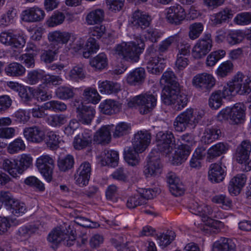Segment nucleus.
<instances>
[{
    "label": "nucleus",
    "mask_w": 251,
    "mask_h": 251,
    "mask_svg": "<svg viewBox=\"0 0 251 251\" xmlns=\"http://www.w3.org/2000/svg\"><path fill=\"white\" fill-rule=\"evenodd\" d=\"M160 83L165 86L162 91V100L166 105H172L179 110L184 107L187 103L186 95L181 91L179 85L176 81L175 74L172 71L165 72L160 79Z\"/></svg>",
    "instance_id": "obj_1"
},
{
    "label": "nucleus",
    "mask_w": 251,
    "mask_h": 251,
    "mask_svg": "<svg viewBox=\"0 0 251 251\" xmlns=\"http://www.w3.org/2000/svg\"><path fill=\"white\" fill-rule=\"evenodd\" d=\"M151 136L147 131H139L132 139V147H127L124 151V157L130 166L138 164L140 161L139 153L145 151L151 142Z\"/></svg>",
    "instance_id": "obj_2"
},
{
    "label": "nucleus",
    "mask_w": 251,
    "mask_h": 251,
    "mask_svg": "<svg viewBox=\"0 0 251 251\" xmlns=\"http://www.w3.org/2000/svg\"><path fill=\"white\" fill-rule=\"evenodd\" d=\"M145 47L143 40L140 37H137L134 41L117 45L113 49V54L117 57L136 62L139 60Z\"/></svg>",
    "instance_id": "obj_3"
},
{
    "label": "nucleus",
    "mask_w": 251,
    "mask_h": 251,
    "mask_svg": "<svg viewBox=\"0 0 251 251\" xmlns=\"http://www.w3.org/2000/svg\"><path fill=\"white\" fill-rule=\"evenodd\" d=\"M33 157L29 153H23L16 159L3 160L2 168L11 176L16 178L33 165Z\"/></svg>",
    "instance_id": "obj_4"
},
{
    "label": "nucleus",
    "mask_w": 251,
    "mask_h": 251,
    "mask_svg": "<svg viewBox=\"0 0 251 251\" xmlns=\"http://www.w3.org/2000/svg\"><path fill=\"white\" fill-rule=\"evenodd\" d=\"M204 115L202 110L187 108L175 119L174 127L178 132L184 131L189 126H195Z\"/></svg>",
    "instance_id": "obj_5"
},
{
    "label": "nucleus",
    "mask_w": 251,
    "mask_h": 251,
    "mask_svg": "<svg viewBox=\"0 0 251 251\" xmlns=\"http://www.w3.org/2000/svg\"><path fill=\"white\" fill-rule=\"evenodd\" d=\"M157 100L156 95L148 92L134 97L128 103V105L131 107L133 103L135 104L139 113L142 115H146L151 113L155 108Z\"/></svg>",
    "instance_id": "obj_6"
},
{
    "label": "nucleus",
    "mask_w": 251,
    "mask_h": 251,
    "mask_svg": "<svg viewBox=\"0 0 251 251\" xmlns=\"http://www.w3.org/2000/svg\"><path fill=\"white\" fill-rule=\"evenodd\" d=\"M246 109L243 103H236L231 107H227L222 109L218 114L217 118L220 121L229 119L232 124H240L245 118Z\"/></svg>",
    "instance_id": "obj_7"
},
{
    "label": "nucleus",
    "mask_w": 251,
    "mask_h": 251,
    "mask_svg": "<svg viewBox=\"0 0 251 251\" xmlns=\"http://www.w3.org/2000/svg\"><path fill=\"white\" fill-rule=\"evenodd\" d=\"M180 145H178V148L173 157L172 163L174 165H179L184 162L191 152V146L194 141L193 137L189 134L181 136L178 139Z\"/></svg>",
    "instance_id": "obj_8"
},
{
    "label": "nucleus",
    "mask_w": 251,
    "mask_h": 251,
    "mask_svg": "<svg viewBox=\"0 0 251 251\" xmlns=\"http://www.w3.org/2000/svg\"><path fill=\"white\" fill-rule=\"evenodd\" d=\"M189 209L192 213L199 215L203 218L207 217V219L211 218H222V214L217 207H211L202 202L194 201L189 205Z\"/></svg>",
    "instance_id": "obj_9"
},
{
    "label": "nucleus",
    "mask_w": 251,
    "mask_h": 251,
    "mask_svg": "<svg viewBox=\"0 0 251 251\" xmlns=\"http://www.w3.org/2000/svg\"><path fill=\"white\" fill-rule=\"evenodd\" d=\"M156 149L163 155L168 156L176 148V140L171 132H159L155 139Z\"/></svg>",
    "instance_id": "obj_10"
},
{
    "label": "nucleus",
    "mask_w": 251,
    "mask_h": 251,
    "mask_svg": "<svg viewBox=\"0 0 251 251\" xmlns=\"http://www.w3.org/2000/svg\"><path fill=\"white\" fill-rule=\"evenodd\" d=\"M213 42L211 34L206 33L199 39L192 50V55L196 59L204 57L212 49Z\"/></svg>",
    "instance_id": "obj_11"
},
{
    "label": "nucleus",
    "mask_w": 251,
    "mask_h": 251,
    "mask_svg": "<svg viewBox=\"0 0 251 251\" xmlns=\"http://www.w3.org/2000/svg\"><path fill=\"white\" fill-rule=\"evenodd\" d=\"M35 165L46 180L50 182L54 167L53 158L49 154H43L36 159Z\"/></svg>",
    "instance_id": "obj_12"
},
{
    "label": "nucleus",
    "mask_w": 251,
    "mask_h": 251,
    "mask_svg": "<svg viewBox=\"0 0 251 251\" xmlns=\"http://www.w3.org/2000/svg\"><path fill=\"white\" fill-rule=\"evenodd\" d=\"M235 87V93L240 95H248L251 92V76L238 72L232 78Z\"/></svg>",
    "instance_id": "obj_13"
},
{
    "label": "nucleus",
    "mask_w": 251,
    "mask_h": 251,
    "mask_svg": "<svg viewBox=\"0 0 251 251\" xmlns=\"http://www.w3.org/2000/svg\"><path fill=\"white\" fill-rule=\"evenodd\" d=\"M193 85L196 88L204 91H210L215 85L216 79L214 76L207 73L196 75L192 79Z\"/></svg>",
    "instance_id": "obj_14"
},
{
    "label": "nucleus",
    "mask_w": 251,
    "mask_h": 251,
    "mask_svg": "<svg viewBox=\"0 0 251 251\" xmlns=\"http://www.w3.org/2000/svg\"><path fill=\"white\" fill-rule=\"evenodd\" d=\"M162 165L159 154L156 151H152L148 156V163L144 170L147 177L155 176L161 173Z\"/></svg>",
    "instance_id": "obj_15"
},
{
    "label": "nucleus",
    "mask_w": 251,
    "mask_h": 251,
    "mask_svg": "<svg viewBox=\"0 0 251 251\" xmlns=\"http://www.w3.org/2000/svg\"><path fill=\"white\" fill-rule=\"evenodd\" d=\"M165 15L168 22L176 25L180 24L186 16L184 9L179 4H175L167 8Z\"/></svg>",
    "instance_id": "obj_16"
},
{
    "label": "nucleus",
    "mask_w": 251,
    "mask_h": 251,
    "mask_svg": "<svg viewBox=\"0 0 251 251\" xmlns=\"http://www.w3.org/2000/svg\"><path fill=\"white\" fill-rule=\"evenodd\" d=\"M25 42V39L23 35H14L9 31L0 33V42L5 46L18 48L23 47Z\"/></svg>",
    "instance_id": "obj_17"
},
{
    "label": "nucleus",
    "mask_w": 251,
    "mask_h": 251,
    "mask_svg": "<svg viewBox=\"0 0 251 251\" xmlns=\"http://www.w3.org/2000/svg\"><path fill=\"white\" fill-rule=\"evenodd\" d=\"M23 134L26 140L32 143L41 144L45 139L44 130L37 126L25 128Z\"/></svg>",
    "instance_id": "obj_18"
},
{
    "label": "nucleus",
    "mask_w": 251,
    "mask_h": 251,
    "mask_svg": "<svg viewBox=\"0 0 251 251\" xmlns=\"http://www.w3.org/2000/svg\"><path fill=\"white\" fill-rule=\"evenodd\" d=\"M76 117L78 122L84 125H89L94 119L96 110L94 107L79 103L76 108Z\"/></svg>",
    "instance_id": "obj_19"
},
{
    "label": "nucleus",
    "mask_w": 251,
    "mask_h": 251,
    "mask_svg": "<svg viewBox=\"0 0 251 251\" xmlns=\"http://www.w3.org/2000/svg\"><path fill=\"white\" fill-rule=\"evenodd\" d=\"M75 35L68 31L55 30L50 32L48 35L49 42L54 45V47H59L60 45H67L71 39H75Z\"/></svg>",
    "instance_id": "obj_20"
},
{
    "label": "nucleus",
    "mask_w": 251,
    "mask_h": 251,
    "mask_svg": "<svg viewBox=\"0 0 251 251\" xmlns=\"http://www.w3.org/2000/svg\"><path fill=\"white\" fill-rule=\"evenodd\" d=\"M46 16L44 10L38 6L28 7L22 12V18L26 22H39L43 21Z\"/></svg>",
    "instance_id": "obj_21"
},
{
    "label": "nucleus",
    "mask_w": 251,
    "mask_h": 251,
    "mask_svg": "<svg viewBox=\"0 0 251 251\" xmlns=\"http://www.w3.org/2000/svg\"><path fill=\"white\" fill-rule=\"evenodd\" d=\"M91 172V164L86 161L82 163L75 176V183L79 186L86 185L88 183Z\"/></svg>",
    "instance_id": "obj_22"
},
{
    "label": "nucleus",
    "mask_w": 251,
    "mask_h": 251,
    "mask_svg": "<svg viewBox=\"0 0 251 251\" xmlns=\"http://www.w3.org/2000/svg\"><path fill=\"white\" fill-rule=\"evenodd\" d=\"M92 132L89 129H84L76 135L74 139L73 145L76 150H81L91 145L92 140Z\"/></svg>",
    "instance_id": "obj_23"
},
{
    "label": "nucleus",
    "mask_w": 251,
    "mask_h": 251,
    "mask_svg": "<svg viewBox=\"0 0 251 251\" xmlns=\"http://www.w3.org/2000/svg\"><path fill=\"white\" fill-rule=\"evenodd\" d=\"M151 21V18L149 15L139 10H137L133 13L130 20L133 26L141 29H145L149 26Z\"/></svg>",
    "instance_id": "obj_24"
},
{
    "label": "nucleus",
    "mask_w": 251,
    "mask_h": 251,
    "mask_svg": "<svg viewBox=\"0 0 251 251\" xmlns=\"http://www.w3.org/2000/svg\"><path fill=\"white\" fill-rule=\"evenodd\" d=\"M12 123V119L9 117L0 118V138L10 139L15 136L16 129L13 127H8Z\"/></svg>",
    "instance_id": "obj_25"
},
{
    "label": "nucleus",
    "mask_w": 251,
    "mask_h": 251,
    "mask_svg": "<svg viewBox=\"0 0 251 251\" xmlns=\"http://www.w3.org/2000/svg\"><path fill=\"white\" fill-rule=\"evenodd\" d=\"M147 68L151 74L159 75L165 66V60L159 56H147Z\"/></svg>",
    "instance_id": "obj_26"
},
{
    "label": "nucleus",
    "mask_w": 251,
    "mask_h": 251,
    "mask_svg": "<svg viewBox=\"0 0 251 251\" xmlns=\"http://www.w3.org/2000/svg\"><path fill=\"white\" fill-rule=\"evenodd\" d=\"M105 18V11L102 8L92 9L85 16V23L88 25H94L102 23Z\"/></svg>",
    "instance_id": "obj_27"
},
{
    "label": "nucleus",
    "mask_w": 251,
    "mask_h": 251,
    "mask_svg": "<svg viewBox=\"0 0 251 251\" xmlns=\"http://www.w3.org/2000/svg\"><path fill=\"white\" fill-rule=\"evenodd\" d=\"M251 152V142L248 140L243 141L238 146L235 157L238 163H246L249 158Z\"/></svg>",
    "instance_id": "obj_28"
},
{
    "label": "nucleus",
    "mask_w": 251,
    "mask_h": 251,
    "mask_svg": "<svg viewBox=\"0 0 251 251\" xmlns=\"http://www.w3.org/2000/svg\"><path fill=\"white\" fill-rule=\"evenodd\" d=\"M247 181L244 174H239L234 176L229 181L228 191L231 195H237L240 194Z\"/></svg>",
    "instance_id": "obj_29"
},
{
    "label": "nucleus",
    "mask_w": 251,
    "mask_h": 251,
    "mask_svg": "<svg viewBox=\"0 0 251 251\" xmlns=\"http://www.w3.org/2000/svg\"><path fill=\"white\" fill-rule=\"evenodd\" d=\"M169 184V189L172 195L180 196L184 192V188L180 178L175 174H170L167 179Z\"/></svg>",
    "instance_id": "obj_30"
},
{
    "label": "nucleus",
    "mask_w": 251,
    "mask_h": 251,
    "mask_svg": "<svg viewBox=\"0 0 251 251\" xmlns=\"http://www.w3.org/2000/svg\"><path fill=\"white\" fill-rule=\"evenodd\" d=\"M226 173L221 165L218 163L211 164L209 168L208 178L213 182L222 181L225 176Z\"/></svg>",
    "instance_id": "obj_31"
},
{
    "label": "nucleus",
    "mask_w": 251,
    "mask_h": 251,
    "mask_svg": "<svg viewBox=\"0 0 251 251\" xmlns=\"http://www.w3.org/2000/svg\"><path fill=\"white\" fill-rule=\"evenodd\" d=\"M113 127V125L102 126L94 136V140L99 144H107L111 140L110 131Z\"/></svg>",
    "instance_id": "obj_32"
},
{
    "label": "nucleus",
    "mask_w": 251,
    "mask_h": 251,
    "mask_svg": "<svg viewBox=\"0 0 251 251\" xmlns=\"http://www.w3.org/2000/svg\"><path fill=\"white\" fill-rule=\"evenodd\" d=\"M228 150L227 145L223 143H217L207 150L206 159L208 162H211L218 156L225 153Z\"/></svg>",
    "instance_id": "obj_33"
},
{
    "label": "nucleus",
    "mask_w": 251,
    "mask_h": 251,
    "mask_svg": "<svg viewBox=\"0 0 251 251\" xmlns=\"http://www.w3.org/2000/svg\"><path fill=\"white\" fill-rule=\"evenodd\" d=\"M233 16V12L230 9L225 8L219 12L211 15L210 20L213 25H216L231 19Z\"/></svg>",
    "instance_id": "obj_34"
},
{
    "label": "nucleus",
    "mask_w": 251,
    "mask_h": 251,
    "mask_svg": "<svg viewBox=\"0 0 251 251\" xmlns=\"http://www.w3.org/2000/svg\"><path fill=\"white\" fill-rule=\"evenodd\" d=\"M119 154L115 151L105 150L101 154V164L103 166L116 167L119 161Z\"/></svg>",
    "instance_id": "obj_35"
},
{
    "label": "nucleus",
    "mask_w": 251,
    "mask_h": 251,
    "mask_svg": "<svg viewBox=\"0 0 251 251\" xmlns=\"http://www.w3.org/2000/svg\"><path fill=\"white\" fill-rule=\"evenodd\" d=\"M235 245L229 238L222 237L214 242L212 251H235Z\"/></svg>",
    "instance_id": "obj_36"
},
{
    "label": "nucleus",
    "mask_w": 251,
    "mask_h": 251,
    "mask_svg": "<svg viewBox=\"0 0 251 251\" xmlns=\"http://www.w3.org/2000/svg\"><path fill=\"white\" fill-rule=\"evenodd\" d=\"M121 85L113 81H99L98 88L102 94H111L117 93L121 90Z\"/></svg>",
    "instance_id": "obj_37"
},
{
    "label": "nucleus",
    "mask_w": 251,
    "mask_h": 251,
    "mask_svg": "<svg viewBox=\"0 0 251 251\" xmlns=\"http://www.w3.org/2000/svg\"><path fill=\"white\" fill-rule=\"evenodd\" d=\"M44 141L48 148L54 150L59 148L62 139L58 132L51 130L47 132Z\"/></svg>",
    "instance_id": "obj_38"
},
{
    "label": "nucleus",
    "mask_w": 251,
    "mask_h": 251,
    "mask_svg": "<svg viewBox=\"0 0 251 251\" xmlns=\"http://www.w3.org/2000/svg\"><path fill=\"white\" fill-rule=\"evenodd\" d=\"M100 111L104 114L112 115L118 112L120 107L114 100H107L100 103L99 106Z\"/></svg>",
    "instance_id": "obj_39"
},
{
    "label": "nucleus",
    "mask_w": 251,
    "mask_h": 251,
    "mask_svg": "<svg viewBox=\"0 0 251 251\" xmlns=\"http://www.w3.org/2000/svg\"><path fill=\"white\" fill-rule=\"evenodd\" d=\"M68 120V116L63 114L50 115L46 119V122L51 127L58 128L65 124Z\"/></svg>",
    "instance_id": "obj_40"
},
{
    "label": "nucleus",
    "mask_w": 251,
    "mask_h": 251,
    "mask_svg": "<svg viewBox=\"0 0 251 251\" xmlns=\"http://www.w3.org/2000/svg\"><path fill=\"white\" fill-rule=\"evenodd\" d=\"M89 63L95 70L101 71L107 66V58L105 54L100 53L91 58L90 60Z\"/></svg>",
    "instance_id": "obj_41"
},
{
    "label": "nucleus",
    "mask_w": 251,
    "mask_h": 251,
    "mask_svg": "<svg viewBox=\"0 0 251 251\" xmlns=\"http://www.w3.org/2000/svg\"><path fill=\"white\" fill-rule=\"evenodd\" d=\"M5 72L10 76H23L25 73V69L21 64L12 62L5 68Z\"/></svg>",
    "instance_id": "obj_42"
},
{
    "label": "nucleus",
    "mask_w": 251,
    "mask_h": 251,
    "mask_svg": "<svg viewBox=\"0 0 251 251\" xmlns=\"http://www.w3.org/2000/svg\"><path fill=\"white\" fill-rule=\"evenodd\" d=\"M55 95L60 100H68L73 99L75 95V89L70 86H61L55 90Z\"/></svg>",
    "instance_id": "obj_43"
},
{
    "label": "nucleus",
    "mask_w": 251,
    "mask_h": 251,
    "mask_svg": "<svg viewBox=\"0 0 251 251\" xmlns=\"http://www.w3.org/2000/svg\"><path fill=\"white\" fill-rule=\"evenodd\" d=\"M145 78V71L142 68H138L131 72L127 77V82L131 85H136L144 81Z\"/></svg>",
    "instance_id": "obj_44"
},
{
    "label": "nucleus",
    "mask_w": 251,
    "mask_h": 251,
    "mask_svg": "<svg viewBox=\"0 0 251 251\" xmlns=\"http://www.w3.org/2000/svg\"><path fill=\"white\" fill-rule=\"evenodd\" d=\"M226 55V51L223 49L217 50L213 51L209 54L205 60V64L207 67H213L221 59Z\"/></svg>",
    "instance_id": "obj_45"
},
{
    "label": "nucleus",
    "mask_w": 251,
    "mask_h": 251,
    "mask_svg": "<svg viewBox=\"0 0 251 251\" xmlns=\"http://www.w3.org/2000/svg\"><path fill=\"white\" fill-rule=\"evenodd\" d=\"M83 96L86 101L94 104L98 103L101 99V96L97 89L91 87H87L84 90Z\"/></svg>",
    "instance_id": "obj_46"
},
{
    "label": "nucleus",
    "mask_w": 251,
    "mask_h": 251,
    "mask_svg": "<svg viewBox=\"0 0 251 251\" xmlns=\"http://www.w3.org/2000/svg\"><path fill=\"white\" fill-rule=\"evenodd\" d=\"M85 73L82 65L74 66L69 72L67 78L72 81L78 82L85 78Z\"/></svg>",
    "instance_id": "obj_47"
},
{
    "label": "nucleus",
    "mask_w": 251,
    "mask_h": 251,
    "mask_svg": "<svg viewBox=\"0 0 251 251\" xmlns=\"http://www.w3.org/2000/svg\"><path fill=\"white\" fill-rule=\"evenodd\" d=\"M234 69V65L230 60L225 61L221 63L215 71L216 75L223 78L231 74Z\"/></svg>",
    "instance_id": "obj_48"
},
{
    "label": "nucleus",
    "mask_w": 251,
    "mask_h": 251,
    "mask_svg": "<svg viewBox=\"0 0 251 251\" xmlns=\"http://www.w3.org/2000/svg\"><path fill=\"white\" fill-rule=\"evenodd\" d=\"M113 136L114 138H119L128 134L131 130L130 124L126 122H120L116 126L113 125L112 128Z\"/></svg>",
    "instance_id": "obj_49"
},
{
    "label": "nucleus",
    "mask_w": 251,
    "mask_h": 251,
    "mask_svg": "<svg viewBox=\"0 0 251 251\" xmlns=\"http://www.w3.org/2000/svg\"><path fill=\"white\" fill-rule=\"evenodd\" d=\"M245 38L244 32L241 30L230 31L226 36V40L231 46L241 43Z\"/></svg>",
    "instance_id": "obj_50"
},
{
    "label": "nucleus",
    "mask_w": 251,
    "mask_h": 251,
    "mask_svg": "<svg viewBox=\"0 0 251 251\" xmlns=\"http://www.w3.org/2000/svg\"><path fill=\"white\" fill-rule=\"evenodd\" d=\"M175 233L172 230H168L165 233H159L156 236V240L159 245L163 248L169 245L175 239Z\"/></svg>",
    "instance_id": "obj_51"
},
{
    "label": "nucleus",
    "mask_w": 251,
    "mask_h": 251,
    "mask_svg": "<svg viewBox=\"0 0 251 251\" xmlns=\"http://www.w3.org/2000/svg\"><path fill=\"white\" fill-rule=\"evenodd\" d=\"M221 131L216 128H206L201 137V141L205 144H210L218 139Z\"/></svg>",
    "instance_id": "obj_52"
},
{
    "label": "nucleus",
    "mask_w": 251,
    "mask_h": 251,
    "mask_svg": "<svg viewBox=\"0 0 251 251\" xmlns=\"http://www.w3.org/2000/svg\"><path fill=\"white\" fill-rule=\"evenodd\" d=\"M16 15V10L13 7L10 8L6 13L0 16V26L5 27L12 24Z\"/></svg>",
    "instance_id": "obj_53"
},
{
    "label": "nucleus",
    "mask_w": 251,
    "mask_h": 251,
    "mask_svg": "<svg viewBox=\"0 0 251 251\" xmlns=\"http://www.w3.org/2000/svg\"><path fill=\"white\" fill-rule=\"evenodd\" d=\"M7 208L10 212L16 216H20L25 213L26 210L25 204L16 199H14Z\"/></svg>",
    "instance_id": "obj_54"
},
{
    "label": "nucleus",
    "mask_w": 251,
    "mask_h": 251,
    "mask_svg": "<svg viewBox=\"0 0 251 251\" xmlns=\"http://www.w3.org/2000/svg\"><path fill=\"white\" fill-rule=\"evenodd\" d=\"M181 39V37L177 34L168 37L159 44L158 51L162 53L166 52L173 43H178Z\"/></svg>",
    "instance_id": "obj_55"
},
{
    "label": "nucleus",
    "mask_w": 251,
    "mask_h": 251,
    "mask_svg": "<svg viewBox=\"0 0 251 251\" xmlns=\"http://www.w3.org/2000/svg\"><path fill=\"white\" fill-rule=\"evenodd\" d=\"M25 148L26 146L24 140L18 138L9 144L7 151L10 154H15L25 151Z\"/></svg>",
    "instance_id": "obj_56"
},
{
    "label": "nucleus",
    "mask_w": 251,
    "mask_h": 251,
    "mask_svg": "<svg viewBox=\"0 0 251 251\" xmlns=\"http://www.w3.org/2000/svg\"><path fill=\"white\" fill-rule=\"evenodd\" d=\"M59 49V47L54 46L52 49L44 50L40 56L41 60L45 63H50L53 62L56 59Z\"/></svg>",
    "instance_id": "obj_57"
},
{
    "label": "nucleus",
    "mask_w": 251,
    "mask_h": 251,
    "mask_svg": "<svg viewBox=\"0 0 251 251\" xmlns=\"http://www.w3.org/2000/svg\"><path fill=\"white\" fill-rule=\"evenodd\" d=\"M65 19L64 13L61 12L56 11L47 20L46 24L49 27H54L62 24Z\"/></svg>",
    "instance_id": "obj_58"
},
{
    "label": "nucleus",
    "mask_w": 251,
    "mask_h": 251,
    "mask_svg": "<svg viewBox=\"0 0 251 251\" xmlns=\"http://www.w3.org/2000/svg\"><path fill=\"white\" fill-rule=\"evenodd\" d=\"M68 235L64 233L60 228L54 229L49 235L48 240L50 242L58 244L65 240Z\"/></svg>",
    "instance_id": "obj_59"
},
{
    "label": "nucleus",
    "mask_w": 251,
    "mask_h": 251,
    "mask_svg": "<svg viewBox=\"0 0 251 251\" xmlns=\"http://www.w3.org/2000/svg\"><path fill=\"white\" fill-rule=\"evenodd\" d=\"M33 97H35L38 100L41 101L49 100L52 98V94L48 93L43 86L40 85L32 90Z\"/></svg>",
    "instance_id": "obj_60"
},
{
    "label": "nucleus",
    "mask_w": 251,
    "mask_h": 251,
    "mask_svg": "<svg viewBox=\"0 0 251 251\" xmlns=\"http://www.w3.org/2000/svg\"><path fill=\"white\" fill-rule=\"evenodd\" d=\"M74 164V158L71 155L68 154L65 157L60 158L58 161V166L61 171L65 172L73 168Z\"/></svg>",
    "instance_id": "obj_61"
},
{
    "label": "nucleus",
    "mask_w": 251,
    "mask_h": 251,
    "mask_svg": "<svg viewBox=\"0 0 251 251\" xmlns=\"http://www.w3.org/2000/svg\"><path fill=\"white\" fill-rule=\"evenodd\" d=\"M145 203V201L141 198V195L137 192L127 199L126 206L128 208L133 209Z\"/></svg>",
    "instance_id": "obj_62"
},
{
    "label": "nucleus",
    "mask_w": 251,
    "mask_h": 251,
    "mask_svg": "<svg viewBox=\"0 0 251 251\" xmlns=\"http://www.w3.org/2000/svg\"><path fill=\"white\" fill-rule=\"evenodd\" d=\"M189 37L192 40L198 38L203 30V25L201 23H195L189 26Z\"/></svg>",
    "instance_id": "obj_63"
},
{
    "label": "nucleus",
    "mask_w": 251,
    "mask_h": 251,
    "mask_svg": "<svg viewBox=\"0 0 251 251\" xmlns=\"http://www.w3.org/2000/svg\"><path fill=\"white\" fill-rule=\"evenodd\" d=\"M234 22L238 25H245L251 23V12H242L238 14L234 19Z\"/></svg>",
    "instance_id": "obj_64"
}]
</instances>
